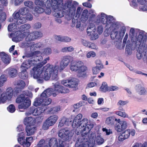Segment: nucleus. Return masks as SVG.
Masks as SVG:
<instances>
[{
    "mask_svg": "<svg viewBox=\"0 0 147 147\" xmlns=\"http://www.w3.org/2000/svg\"><path fill=\"white\" fill-rule=\"evenodd\" d=\"M78 5V3L76 1L72 3L71 1L67 0L65 2L64 5H63V3L62 4V7H61V9L58 12H55L54 13V16L58 18L63 17V15L60 14L61 13H62L61 10H62L63 13H66L67 14H68V16H69V18L68 20H70L73 15H74L76 13V7Z\"/></svg>",
    "mask_w": 147,
    "mask_h": 147,
    "instance_id": "nucleus-1",
    "label": "nucleus"
},
{
    "mask_svg": "<svg viewBox=\"0 0 147 147\" xmlns=\"http://www.w3.org/2000/svg\"><path fill=\"white\" fill-rule=\"evenodd\" d=\"M147 36L146 33L143 31H141L139 32L138 38L137 41L136 49L137 51L136 56L139 60L143 56V53L142 49V42L146 41Z\"/></svg>",
    "mask_w": 147,
    "mask_h": 147,
    "instance_id": "nucleus-2",
    "label": "nucleus"
},
{
    "mask_svg": "<svg viewBox=\"0 0 147 147\" xmlns=\"http://www.w3.org/2000/svg\"><path fill=\"white\" fill-rule=\"evenodd\" d=\"M37 65L36 67H34L30 71V73L33 78L36 80L39 83H42L43 81V75L41 74L43 71V68Z\"/></svg>",
    "mask_w": 147,
    "mask_h": 147,
    "instance_id": "nucleus-3",
    "label": "nucleus"
},
{
    "mask_svg": "<svg viewBox=\"0 0 147 147\" xmlns=\"http://www.w3.org/2000/svg\"><path fill=\"white\" fill-rule=\"evenodd\" d=\"M18 141L19 143L23 145L24 147H29L31 145L30 141L33 140V137H30L26 138L25 139L24 134L23 132L19 133L18 136Z\"/></svg>",
    "mask_w": 147,
    "mask_h": 147,
    "instance_id": "nucleus-4",
    "label": "nucleus"
},
{
    "mask_svg": "<svg viewBox=\"0 0 147 147\" xmlns=\"http://www.w3.org/2000/svg\"><path fill=\"white\" fill-rule=\"evenodd\" d=\"M69 130L67 128H62L58 132V136L61 138V140L69 142L72 137V135L69 134Z\"/></svg>",
    "mask_w": 147,
    "mask_h": 147,
    "instance_id": "nucleus-5",
    "label": "nucleus"
},
{
    "mask_svg": "<svg viewBox=\"0 0 147 147\" xmlns=\"http://www.w3.org/2000/svg\"><path fill=\"white\" fill-rule=\"evenodd\" d=\"M43 70L45 71L44 73L43 78L45 80H49L51 76V74L54 72L55 66L54 67L53 65L48 63L43 67Z\"/></svg>",
    "mask_w": 147,
    "mask_h": 147,
    "instance_id": "nucleus-6",
    "label": "nucleus"
},
{
    "mask_svg": "<svg viewBox=\"0 0 147 147\" xmlns=\"http://www.w3.org/2000/svg\"><path fill=\"white\" fill-rule=\"evenodd\" d=\"M96 137V134L94 133H92L91 132H90L88 134H86L85 136H81L82 137V140H84V142H86L88 143V144L90 147H93L95 143V140L94 139Z\"/></svg>",
    "mask_w": 147,
    "mask_h": 147,
    "instance_id": "nucleus-7",
    "label": "nucleus"
},
{
    "mask_svg": "<svg viewBox=\"0 0 147 147\" xmlns=\"http://www.w3.org/2000/svg\"><path fill=\"white\" fill-rule=\"evenodd\" d=\"M78 125V129H81L82 131H89L93 127V124L88 122V120L87 118H84L82 120Z\"/></svg>",
    "mask_w": 147,
    "mask_h": 147,
    "instance_id": "nucleus-8",
    "label": "nucleus"
},
{
    "mask_svg": "<svg viewBox=\"0 0 147 147\" xmlns=\"http://www.w3.org/2000/svg\"><path fill=\"white\" fill-rule=\"evenodd\" d=\"M138 38V36L137 37V38H134L133 37L132 38H131V42L130 41L128 40L126 43V46L125 48V50L127 52L129 55H130L131 54V52L132 50H134L135 48H136L137 46V41Z\"/></svg>",
    "mask_w": 147,
    "mask_h": 147,
    "instance_id": "nucleus-9",
    "label": "nucleus"
},
{
    "mask_svg": "<svg viewBox=\"0 0 147 147\" xmlns=\"http://www.w3.org/2000/svg\"><path fill=\"white\" fill-rule=\"evenodd\" d=\"M112 30L111 34V37L112 39L118 40L120 36L118 35V29L120 26L118 22L114 23L112 25Z\"/></svg>",
    "mask_w": 147,
    "mask_h": 147,
    "instance_id": "nucleus-10",
    "label": "nucleus"
},
{
    "mask_svg": "<svg viewBox=\"0 0 147 147\" xmlns=\"http://www.w3.org/2000/svg\"><path fill=\"white\" fill-rule=\"evenodd\" d=\"M54 91L55 93L53 94V96L55 97L59 93L61 94L67 93L69 92V90L66 88L55 84L54 85Z\"/></svg>",
    "mask_w": 147,
    "mask_h": 147,
    "instance_id": "nucleus-11",
    "label": "nucleus"
},
{
    "mask_svg": "<svg viewBox=\"0 0 147 147\" xmlns=\"http://www.w3.org/2000/svg\"><path fill=\"white\" fill-rule=\"evenodd\" d=\"M51 7L55 12H58L61 9L63 0H51Z\"/></svg>",
    "mask_w": 147,
    "mask_h": 147,
    "instance_id": "nucleus-12",
    "label": "nucleus"
},
{
    "mask_svg": "<svg viewBox=\"0 0 147 147\" xmlns=\"http://www.w3.org/2000/svg\"><path fill=\"white\" fill-rule=\"evenodd\" d=\"M29 59L27 61L24 62L22 64V68L25 70L27 69L31 66H33L37 64L34 59L33 57Z\"/></svg>",
    "mask_w": 147,
    "mask_h": 147,
    "instance_id": "nucleus-13",
    "label": "nucleus"
},
{
    "mask_svg": "<svg viewBox=\"0 0 147 147\" xmlns=\"http://www.w3.org/2000/svg\"><path fill=\"white\" fill-rule=\"evenodd\" d=\"M15 34H16L12 38V40L13 41L16 42L22 40L26 36V33H22L20 30L17 31Z\"/></svg>",
    "mask_w": 147,
    "mask_h": 147,
    "instance_id": "nucleus-14",
    "label": "nucleus"
},
{
    "mask_svg": "<svg viewBox=\"0 0 147 147\" xmlns=\"http://www.w3.org/2000/svg\"><path fill=\"white\" fill-rule=\"evenodd\" d=\"M72 57L70 56H65L63 57L60 63L59 67L60 70H63L67 66L70 62V59Z\"/></svg>",
    "mask_w": 147,
    "mask_h": 147,
    "instance_id": "nucleus-15",
    "label": "nucleus"
},
{
    "mask_svg": "<svg viewBox=\"0 0 147 147\" xmlns=\"http://www.w3.org/2000/svg\"><path fill=\"white\" fill-rule=\"evenodd\" d=\"M28 9L26 7H22L19 9L18 12H15L13 14L14 18H18L20 17V14L24 15L28 12Z\"/></svg>",
    "mask_w": 147,
    "mask_h": 147,
    "instance_id": "nucleus-16",
    "label": "nucleus"
},
{
    "mask_svg": "<svg viewBox=\"0 0 147 147\" xmlns=\"http://www.w3.org/2000/svg\"><path fill=\"white\" fill-rule=\"evenodd\" d=\"M37 129V128L34 125H27L26 128V132L27 136L33 135Z\"/></svg>",
    "mask_w": 147,
    "mask_h": 147,
    "instance_id": "nucleus-17",
    "label": "nucleus"
},
{
    "mask_svg": "<svg viewBox=\"0 0 147 147\" xmlns=\"http://www.w3.org/2000/svg\"><path fill=\"white\" fill-rule=\"evenodd\" d=\"M82 137H78L77 139V141H76L75 145L76 147H88L89 145L88 143L86 142H84V140H82Z\"/></svg>",
    "mask_w": 147,
    "mask_h": 147,
    "instance_id": "nucleus-18",
    "label": "nucleus"
},
{
    "mask_svg": "<svg viewBox=\"0 0 147 147\" xmlns=\"http://www.w3.org/2000/svg\"><path fill=\"white\" fill-rule=\"evenodd\" d=\"M131 131L129 129L126 130L123 132L121 135L119 136L118 139L120 141H123L124 140L128 138L130 134Z\"/></svg>",
    "mask_w": 147,
    "mask_h": 147,
    "instance_id": "nucleus-19",
    "label": "nucleus"
},
{
    "mask_svg": "<svg viewBox=\"0 0 147 147\" xmlns=\"http://www.w3.org/2000/svg\"><path fill=\"white\" fill-rule=\"evenodd\" d=\"M127 127V125L126 122L123 121L117 125L115 127V129L117 132H120L125 129Z\"/></svg>",
    "mask_w": 147,
    "mask_h": 147,
    "instance_id": "nucleus-20",
    "label": "nucleus"
},
{
    "mask_svg": "<svg viewBox=\"0 0 147 147\" xmlns=\"http://www.w3.org/2000/svg\"><path fill=\"white\" fill-rule=\"evenodd\" d=\"M82 117V114L80 113L74 118L72 124V126L73 128H78V125L81 121V119Z\"/></svg>",
    "mask_w": 147,
    "mask_h": 147,
    "instance_id": "nucleus-21",
    "label": "nucleus"
},
{
    "mask_svg": "<svg viewBox=\"0 0 147 147\" xmlns=\"http://www.w3.org/2000/svg\"><path fill=\"white\" fill-rule=\"evenodd\" d=\"M0 56L2 61L4 63L7 65L10 63L11 59L9 56L4 52L1 53Z\"/></svg>",
    "mask_w": 147,
    "mask_h": 147,
    "instance_id": "nucleus-22",
    "label": "nucleus"
},
{
    "mask_svg": "<svg viewBox=\"0 0 147 147\" xmlns=\"http://www.w3.org/2000/svg\"><path fill=\"white\" fill-rule=\"evenodd\" d=\"M31 104L30 101L28 98L26 97L23 103L18 106V108L20 109H26L28 108Z\"/></svg>",
    "mask_w": 147,
    "mask_h": 147,
    "instance_id": "nucleus-23",
    "label": "nucleus"
},
{
    "mask_svg": "<svg viewBox=\"0 0 147 147\" xmlns=\"http://www.w3.org/2000/svg\"><path fill=\"white\" fill-rule=\"evenodd\" d=\"M55 93L54 90L52 88H49L45 90L41 94L42 97L45 99L52 95L53 96V94Z\"/></svg>",
    "mask_w": 147,
    "mask_h": 147,
    "instance_id": "nucleus-24",
    "label": "nucleus"
},
{
    "mask_svg": "<svg viewBox=\"0 0 147 147\" xmlns=\"http://www.w3.org/2000/svg\"><path fill=\"white\" fill-rule=\"evenodd\" d=\"M81 61L73 62L71 63L70 65V69L73 71H76L79 70V68L81 66Z\"/></svg>",
    "mask_w": 147,
    "mask_h": 147,
    "instance_id": "nucleus-25",
    "label": "nucleus"
},
{
    "mask_svg": "<svg viewBox=\"0 0 147 147\" xmlns=\"http://www.w3.org/2000/svg\"><path fill=\"white\" fill-rule=\"evenodd\" d=\"M9 76L11 78L16 77L17 75V70L13 68L9 67L6 69Z\"/></svg>",
    "mask_w": 147,
    "mask_h": 147,
    "instance_id": "nucleus-26",
    "label": "nucleus"
},
{
    "mask_svg": "<svg viewBox=\"0 0 147 147\" xmlns=\"http://www.w3.org/2000/svg\"><path fill=\"white\" fill-rule=\"evenodd\" d=\"M59 144L57 139L55 138H52L50 139L49 142V147H58Z\"/></svg>",
    "mask_w": 147,
    "mask_h": 147,
    "instance_id": "nucleus-27",
    "label": "nucleus"
},
{
    "mask_svg": "<svg viewBox=\"0 0 147 147\" xmlns=\"http://www.w3.org/2000/svg\"><path fill=\"white\" fill-rule=\"evenodd\" d=\"M81 64V66L79 68V69L78 70V71L77 74L78 76L79 77H82L85 75L84 72L87 70V68L85 66L83 65V63L82 61Z\"/></svg>",
    "mask_w": 147,
    "mask_h": 147,
    "instance_id": "nucleus-28",
    "label": "nucleus"
},
{
    "mask_svg": "<svg viewBox=\"0 0 147 147\" xmlns=\"http://www.w3.org/2000/svg\"><path fill=\"white\" fill-rule=\"evenodd\" d=\"M136 92L140 95L145 94L146 91L144 88L140 84H138L136 86Z\"/></svg>",
    "mask_w": 147,
    "mask_h": 147,
    "instance_id": "nucleus-29",
    "label": "nucleus"
},
{
    "mask_svg": "<svg viewBox=\"0 0 147 147\" xmlns=\"http://www.w3.org/2000/svg\"><path fill=\"white\" fill-rule=\"evenodd\" d=\"M24 123L25 125L28 124V125H34L35 119L32 117H26L24 120Z\"/></svg>",
    "mask_w": 147,
    "mask_h": 147,
    "instance_id": "nucleus-30",
    "label": "nucleus"
},
{
    "mask_svg": "<svg viewBox=\"0 0 147 147\" xmlns=\"http://www.w3.org/2000/svg\"><path fill=\"white\" fill-rule=\"evenodd\" d=\"M16 20V23L17 25H20L25 23L26 22L27 18L26 17L23 16H21L18 18H14Z\"/></svg>",
    "mask_w": 147,
    "mask_h": 147,
    "instance_id": "nucleus-31",
    "label": "nucleus"
},
{
    "mask_svg": "<svg viewBox=\"0 0 147 147\" xmlns=\"http://www.w3.org/2000/svg\"><path fill=\"white\" fill-rule=\"evenodd\" d=\"M82 42L83 45L86 47L92 49H95L96 48L95 45L94 43L88 42L84 40H82Z\"/></svg>",
    "mask_w": 147,
    "mask_h": 147,
    "instance_id": "nucleus-32",
    "label": "nucleus"
},
{
    "mask_svg": "<svg viewBox=\"0 0 147 147\" xmlns=\"http://www.w3.org/2000/svg\"><path fill=\"white\" fill-rule=\"evenodd\" d=\"M45 98L42 97L41 94H40V97L38 98L35 100L34 103V105L36 107H37L40 105L42 103L43 104V100Z\"/></svg>",
    "mask_w": 147,
    "mask_h": 147,
    "instance_id": "nucleus-33",
    "label": "nucleus"
},
{
    "mask_svg": "<svg viewBox=\"0 0 147 147\" xmlns=\"http://www.w3.org/2000/svg\"><path fill=\"white\" fill-rule=\"evenodd\" d=\"M14 83L16 85V86L21 89L24 88L26 85L25 82L21 80H16Z\"/></svg>",
    "mask_w": 147,
    "mask_h": 147,
    "instance_id": "nucleus-34",
    "label": "nucleus"
},
{
    "mask_svg": "<svg viewBox=\"0 0 147 147\" xmlns=\"http://www.w3.org/2000/svg\"><path fill=\"white\" fill-rule=\"evenodd\" d=\"M58 118V116L57 115H54L51 116L47 119L50 123L51 124L53 125L56 122Z\"/></svg>",
    "mask_w": 147,
    "mask_h": 147,
    "instance_id": "nucleus-35",
    "label": "nucleus"
},
{
    "mask_svg": "<svg viewBox=\"0 0 147 147\" xmlns=\"http://www.w3.org/2000/svg\"><path fill=\"white\" fill-rule=\"evenodd\" d=\"M40 53V51H35L33 52H31V53H33L34 54H33L32 57L34 58L36 63H37L38 61H40V59H41L42 57L40 55H38Z\"/></svg>",
    "mask_w": 147,
    "mask_h": 147,
    "instance_id": "nucleus-36",
    "label": "nucleus"
},
{
    "mask_svg": "<svg viewBox=\"0 0 147 147\" xmlns=\"http://www.w3.org/2000/svg\"><path fill=\"white\" fill-rule=\"evenodd\" d=\"M59 66L56 65L55 66V70H54V72L53 73L51 77V79L53 80L57 81L58 79V78L57 76V73L58 70L59 69Z\"/></svg>",
    "mask_w": 147,
    "mask_h": 147,
    "instance_id": "nucleus-37",
    "label": "nucleus"
},
{
    "mask_svg": "<svg viewBox=\"0 0 147 147\" xmlns=\"http://www.w3.org/2000/svg\"><path fill=\"white\" fill-rule=\"evenodd\" d=\"M46 7H45V9L44 11L47 14L49 15L51 13V5L50 3V1L47 0V1Z\"/></svg>",
    "mask_w": 147,
    "mask_h": 147,
    "instance_id": "nucleus-38",
    "label": "nucleus"
},
{
    "mask_svg": "<svg viewBox=\"0 0 147 147\" xmlns=\"http://www.w3.org/2000/svg\"><path fill=\"white\" fill-rule=\"evenodd\" d=\"M68 86L71 88H74V90H76V88L78 86V83L74 79L69 80Z\"/></svg>",
    "mask_w": 147,
    "mask_h": 147,
    "instance_id": "nucleus-39",
    "label": "nucleus"
},
{
    "mask_svg": "<svg viewBox=\"0 0 147 147\" xmlns=\"http://www.w3.org/2000/svg\"><path fill=\"white\" fill-rule=\"evenodd\" d=\"M16 23H11L8 26V30L9 31H15L18 29V27Z\"/></svg>",
    "mask_w": 147,
    "mask_h": 147,
    "instance_id": "nucleus-40",
    "label": "nucleus"
},
{
    "mask_svg": "<svg viewBox=\"0 0 147 147\" xmlns=\"http://www.w3.org/2000/svg\"><path fill=\"white\" fill-rule=\"evenodd\" d=\"M22 66L21 65V68L22 69V71L19 74V76L22 79H25L28 77V75L27 72L26 71L27 69L25 70L22 68Z\"/></svg>",
    "mask_w": 147,
    "mask_h": 147,
    "instance_id": "nucleus-41",
    "label": "nucleus"
},
{
    "mask_svg": "<svg viewBox=\"0 0 147 147\" xmlns=\"http://www.w3.org/2000/svg\"><path fill=\"white\" fill-rule=\"evenodd\" d=\"M96 30V29H95V26L92 24V26H89L87 28V33L88 35H91L92 34L94 33Z\"/></svg>",
    "mask_w": 147,
    "mask_h": 147,
    "instance_id": "nucleus-42",
    "label": "nucleus"
},
{
    "mask_svg": "<svg viewBox=\"0 0 147 147\" xmlns=\"http://www.w3.org/2000/svg\"><path fill=\"white\" fill-rule=\"evenodd\" d=\"M8 98V100H10L12 97L13 94V90L10 87L8 88L5 93Z\"/></svg>",
    "mask_w": 147,
    "mask_h": 147,
    "instance_id": "nucleus-43",
    "label": "nucleus"
},
{
    "mask_svg": "<svg viewBox=\"0 0 147 147\" xmlns=\"http://www.w3.org/2000/svg\"><path fill=\"white\" fill-rule=\"evenodd\" d=\"M60 107L59 106H56L50 108L48 110V112L51 114H55L60 111Z\"/></svg>",
    "mask_w": 147,
    "mask_h": 147,
    "instance_id": "nucleus-44",
    "label": "nucleus"
},
{
    "mask_svg": "<svg viewBox=\"0 0 147 147\" xmlns=\"http://www.w3.org/2000/svg\"><path fill=\"white\" fill-rule=\"evenodd\" d=\"M104 139L100 135H98L96 137L95 142L98 145H101L104 143Z\"/></svg>",
    "mask_w": 147,
    "mask_h": 147,
    "instance_id": "nucleus-45",
    "label": "nucleus"
},
{
    "mask_svg": "<svg viewBox=\"0 0 147 147\" xmlns=\"http://www.w3.org/2000/svg\"><path fill=\"white\" fill-rule=\"evenodd\" d=\"M53 125L47 119L44 122L42 125V129L44 130H47L50 126Z\"/></svg>",
    "mask_w": 147,
    "mask_h": 147,
    "instance_id": "nucleus-46",
    "label": "nucleus"
},
{
    "mask_svg": "<svg viewBox=\"0 0 147 147\" xmlns=\"http://www.w3.org/2000/svg\"><path fill=\"white\" fill-rule=\"evenodd\" d=\"M35 40L43 36L42 33L40 31H35L32 32Z\"/></svg>",
    "mask_w": 147,
    "mask_h": 147,
    "instance_id": "nucleus-47",
    "label": "nucleus"
},
{
    "mask_svg": "<svg viewBox=\"0 0 147 147\" xmlns=\"http://www.w3.org/2000/svg\"><path fill=\"white\" fill-rule=\"evenodd\" d=\"M25 37V40L26 42H29L35 40L32 32L27 35L26 34Z\"/></svg>",
    "mask_w": 147,
    "mask_h": 147,
    "instance_id": "nucleus-48",
    "label": "nucleus"
},
{
    "mask_svg": "<svg viewBox=\"0 0 147 147\" xmlns=\"http://www.w3.org/2000/svg\"><path fill=\"white\" fill-rule=\"evenodd\" d=\"M115 117H110L107 118L106 123L108 125H113L114 122Z\"/></svg>",
    "mask_w": 147,
    "mask_h": 147,
    "instance_id": "nucleus-49",
    "label": "nucleus"
},
{
    "mask_svg": "<svg viewBox=\"0 0 147 147\" xmlns=\"http://www.w3.org/2000/svg\"><path fill=\"white\" fill-rule=\"evenodd\" d=\"M35 4L36 5L41 6L43 7H46L47 1L46 2H43L40 0H36L34 1Z\"/></svg>",
    "mask_w": 147,
    "mask_h": 147,
    "instance_id": "nucleus-50",
    "label": "nucleus"
},
{
    "mask_svg": "<svg viewBox=\"0 0 147 147\" xmlns=\"http://www.w3.org/2000/svg\"><path fill=\"white\" fill-rule=\"evenodd\" d=\"M26 97L24 94H21L16 99V102L17 103H20L24 101Z\"/></svg>",
    "mask_w": 147,
    "mask_h": 147,
    "instance_id": "nucleus-51",
    "label": "nucleus"
},
{
    "mask_svg": "<svg viewBox=\"0 0 147 147\" xmlns=\"http://www.w3.org/2000/svg\"><path fill=\"white\" fill-rule=\"evenodd\" d=\"M45 140L43 139H42L38 142L37 146L35 147H49L45 144Z\"/></svg>",
    "mask_w": 147,
    "mask_h": 147,
    "instance_id": "nucleus-52",
    "label": "nucleus"
},
{
    "mask_svg": "<svg viewBox=\"0 0 147 147\" xmlns=\"http://www.w3.org/2000/svg\"><path fill=\"white\" fill-rule=\"evenodd\" d=\"M101 22L103 24H106L107 21V16L104 13H102L100 18Z\"/></svg>",
    "mask_w": 147,
    "mask_h": 147,
    "instance_id": "nucleus-53",
    "label": "nucleus"
},
{
    "mask_svg": "<svg viewBox=\"0 0 147 147\" xmlns=\"http://www.w3.org/2000/svg\"><path fill=\"white\" fill-rule=\"evenodd\" d=\"M7 99H8V98L5 93L1 94L0 96V103H4Z\"/></svg>",
    "mask_w": 147,
    "mask_h": 147,
    "instance_id": "nucleus-54",
    "label": "nucleus"
},
{
    "mask_svg": "<svg viewBox=\"0 0 147 147\" xmlns=\"http://www.w3.org/2000/svg\"><path fill=\"white\" fill-rule=\"evenodd\" d=\"M30 28V25L29 24H27L20 26V27L19 29L21 30L24 31L29 29Z\"/></svg>",
    "mask_w": 147,
    "mask_h": 147,
    "instance_id": "nucleus-55",
    "label": "nucleus"
},
{
    "mask_svg": "<svg viewBox=\"0 0 147 147\" xmlns=\"http://www.w3.org/2000/svg\"><path fill=\"white\" fill-rule=\"evenodd\" d=\"M100 89L101 90L104 92L109 91V88H108L107 85L105 82H103L102 83Z\"/></svg>",
    "mask_w": 147,
    "mask_h": 147,
    "instance_id": "nucleus-56",
    "label": "nucleus"
},
{
    "mask_svg": "<svg viewBox=\"0 0 147 147\" xmlns=\"http://www.w3.org/2000/svg\"><path fill=\"white\" fill-rule=\"evenodd\" d=\"M6 14L5 12L0 13V23H1L5 20L6 18Z\"/></svg>",
    "mask_w": 147,
    "mask_h": 147,
    "instance_id": "nucleus-57",
    "label": "nucleus"
},
{
    "mask_svg": "<svg viewBox=\"0 0 147 147\" xmlns=\"http://www.w3.org/2000/svg\"><path fill=\"white\" fill-rule=\"evenodd\" d=\"M45 7H43L41 6H37L34 9V11L38 13H42L45 11Z\"/></svg>",
    "mask_w": 147,
    "mask_h": 147,
    "instance_id": "nucleus-58",
    "label": "nucleus"
},
{
    "mask_svg": "<svg viewBox=\"0 0 147 147\" xmlns=\"http://www.w3.org/2000/svg\"><path fill=\"white\" fill-rule=\"evenodd\" d=\"M88 11L87 9L84 10L82 12L81 15V18L84 20H87L88 19V16L87 15Z\"/></svg>",
    "mask_w": 147,
    "mask_h": 147,
    "instance_id": "nucleus-59",
    "label": "nucleus"
},
{
    "mask_svg": "<svg viewBox=\"0 0 147 147\" xmlns=\"http://www.w3.org/2000/svg\"><path fill=\"white\" fill-rule=\"evenodd\" d=\"M102 68V66L98 67V65H96V66L93 67L92 69L93 74H97L100 71V70Z\"/></svg>",
    "mask_w": 147,
    "mask_h": 147,
    "instance_id": "nucleus-60",
    "label": "nucleus"
},
{
    "mask_svg": "<svg viewBox=\"0 0 147 147\" xmlns=\"http://www.w3.org/2000/svg\"><path fill=\"white\" fill-rule=\"evenodd\" d=\"M82 9L80 7H78L77 9L76 13L74 14V15H73L72 16L75 17V18H78L80 15Z\"/></svg>",
    "mask_w": 147,
    "mask_h": 147,
    "instance_id": "nucleus-61",
    "label": "nucleus"
},
{
    "mask_svg": "<svg viewBox=\"0 0 147 147\" xmlns=\"http://www.w3.org/2000/svg\"><path fill=\"white\" fill-rule=\"evenodd\" d=\"M24 5L30 8L33 7L34 4L31 1H27L24 2Z\"/></svg>",
    "mask_w": 147,
    "mask_h": 147,
    "instance_id": "nucleus-62",
    "label": "nucleus"
},
{
    "mask_svg": "<svg viewBox=\"0 0 147 147\" xmlns=\"http://www.w3.org/2000/svg\"><path fill=\"white\" fill-rule=\"evenodd\" d=\"M6 80V78L5 76L4 75H2L0 77V87L2 86L3 83Z\"/></svg>",
    "mask_w": 147,
    "mask_h": 147,
    "instance_id": "nucleus-63",
    "label": "nucleus"
},
{
    "mask_svg": "<svg viewBox=\"0 0 147 147\" xmlns=\"http://www.w3.org/2000/svg\"><path fill=\"white\" fill-rule=\"evenodd\" d=\"M7 109L9 112L12 113L15 111L16 109L15 106L11 104L7 108Z\"/></svg>",
    "mask_w": 147,
    "mask_h": 147,
    "instance_id": "nucleus-64",
    "label": "nucleus"
}]
</instances>
